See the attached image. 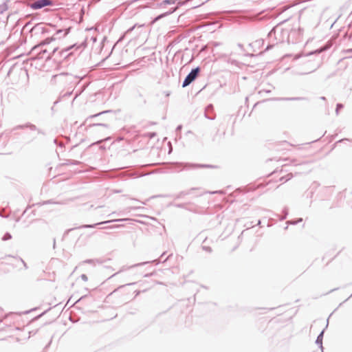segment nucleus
Here are the masks:
<instances>
[{
  "label": "nucleus",
  "mask_w": 352,
  "mask_h": 352,
  "mask_svg": "<svg viewBox=\"0 0 352 352\" xmlns=\"http://www.w3.org/2000/svg\"><path fill=\"white\" fill-rule=\"evenodd\" d=\"M8 10V6L6 3L0 5V13H3Z\"/></svg>",
  "instance_id": "7ed1b4c3"
},
{
  "label": "nucleus",
  "mask_w": 352,
  "mask_h": 352,
  "mask_svg": "<svg viewBox=\"0 0 352 352\" xmlns=\"http://www.w3.org/2000/svg\"><path fill=\"white\" fill-rule=\"evenodd\" d=\"M346 52H352V49L346 50Z\"/></svg>",
  "instance_id": "20e7f679"
},
{
  "label": "nucleus",
  "mask_w": 352,
  "mask_h": 352,
  "mask_svg": "<svg viewBox=\"0 0 352 352\" xmlns=\"http://www.w3.org/2000/svg\"><path fill=\"white\" fill-rule=\"evenodd\" d=\"M199 72V67L193 69L185 78L182 86L184 87H185L189 85L197 77Z\"/></svg>",
  "instance_id": "f257e3e1"
},
{
  "label": "nucleus",
  "mask_w": 352,
  "mask_h": 352,
  "mask_svg": "<svg viewBox=\"0 0 352 352\" xmlns=\"http://www.w3.org/2000/svg\"><path fill=\"white\" fill-rule=\"evenodd\" d=\"M50 4V0H38L31 4V8L33 9H40Z\"/></svg>",
  "instance_id": "f03ea898"
}]
</instances>
